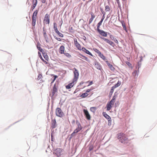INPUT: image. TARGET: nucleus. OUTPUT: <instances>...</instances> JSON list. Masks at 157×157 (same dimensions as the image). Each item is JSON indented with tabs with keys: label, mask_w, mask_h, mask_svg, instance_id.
Masks as SVG:
<instances>
[{
	"label": "nucleus",
	"mask_w": 157,
	"mask_h": 157,
	"mask_svg": "<svg viewBox=\"0 0 157 157\" xmlns=\"http://www.w3.org/2000/svg\"><path fill=\"white\" fill-rule=\"evenodd\" d=\"M43 54V56L46 60L48 61L49 59L48 56L46 53L44 52L42 53Z\"/></svg>",
	"instance_id": "393cba45"
},
{
	"label": "nucleus",
	"mask_w": 157,
	"mask_h": 157,
	"mask_svg": "<svg viewBox=\"0 0 157 157\" xmlns=\"http://www.w3.org/2000/svg\"><path fill=\"white\" fill-rule=\"evenodd\" d=\"M89 95V94L87 93H85L82 94L81 95H80V97L82 98H85L87 97Z\"/></svg>",
	"instance_id": "c756f323"
},
{
	"label": "nucleus",
	"mask_w": 157,
	"mask_h": 157,
	"mask_svg": "<svg viewBox=\"0 0 157 157\" xmlns=\"http://www.w3.org/2000/svg\"><path fill=\"white\" fill-rule=\"evenodd\" d=\"M37 47L38 50H39L40 52H41L42 53L44 52V50L40 47V44H38L37 45Z\"/></svg>",
	"instance_id": "bb28decb"
},
{
	"label": "nucleus",
	"mask_w": 157,
	"mask_h": 157,
	"mask_svg": "<svg viewBox=\"0 0 157 157\" xmlns=\"http://www.w3.org/2000/svg\"><path fill=\"white\" fill-rule=\"evenodd\" d=\"M38 12V10H35L33 13L32 16V18H37V15Z\"/></svg>",
	"instance_id": "aec40b11"
},
{
	"label": "nucleus",
	"mask_w": 157,
	"mask_h": 157,
	"mask_svg": "<svg viewBox=\"0 0 157 157\" xmlns=\"http://www.w3.org/2000/svg\"><path fill=\"white\" fill-rule=\"evenodd\" d=\"M126 32H127L128 30L126 29V30H125Z\"/></svg>",
	"instance_id": "bf43d9fd"
},
{
	"label": "nucleus",
	"mask_w": 157,
	"mask_h": 157,
	"mask_svg": "<svg viewBox=\"0 0 157 157\" xmlns=\"http://www.w3.org/2000/svg\"><path fill=\"white\" fill-rule=\"evenodd\" d=\"M84 82H81L80 83V85H82L83 84V83H84Z\"/></svg>",
	"instance_id": "6e6d98bb"
},
{
	"label": "nucleus",
	"mask_w": 157,
	"mask_h": 157,
	"mask_svg": "<svg viewBox=\"0 0 157 157\" xmlns=\"http://www.w3.org/2000/svg\"><path fill=\"white\" fill-rule=\"evenodd\" d=\"M56 122L55 119L52 120L51 127L52 128V129H54L56 127Z\"/></svg>",
	"instance_id": "f8f14e48"
},
{
	"label": "nucleus",
	"mask_w": 157,
	"mask_h": 157,
	"mask_svg": "<svg viewBox=\"0 0 157 157\" xmlns=\"http://www.w3.org/2000/svg\"><path fill=\"white\" fill-rule=\"evenodd\" d=\"M78 91V90L77 89L75 90V91L74 92V93L75 94V93L77 92Z\"/></svg>",
	"instance_id": "4d7b16f0"
},
{
	"label": "nucleus",
	"mask_w": 157,
	"mask_h": 157,
	"mask_svg": "<svg viewBox=\"0 0 157 157\" xmlns=\"http://www.w3.org/2000/svg\"><path fill=\"white\" fill-rule=\"evenodd\" d=\"M56 115L59 117H62L64 113L61 109L59 108H57L56 110Z\"/></svg>",
	"instance_id": "7ed1b4c3"
},
{
	"label": "nucleus",
	"mask_w": 157,
	"mask_h": 157,
	"mask_svg": "<svg viewBox=\"0 0 157 157\" xmlns=\"http://www.w3.org/2000/svg\"><path fill=\"white\" fill-rule=\"evenodd\" d=\"M116 97H117V95L114 94V96H113V97L112 98V100L114 101H115V100Z\"/></svg>",
	"instance_id": "c03bdc74"
},
{
	"label": "nucleus",
	"mask_w": 157,
	"mask_h": 157,
	"mask_svg": "<svg viewBox=\"0 0 157 157\" xmlns=\"http://www.w3.org/2000/svg\"><path fill=\"white\" fill-rule=\"evenodd\" d=\"M105 15H103L100 21L98 24L97 25H101L102 22L105 18Z\"/></svg>",
	"instance_id": "cd10ccee"
},
{
	"label": "nucleus",
	"mask_w": 157,
	"mask_h": 157,
	"mask_svg": "<svg viewBox=\"0 0 157 157\" xmlns=\"http://www.w3.org/2000/svg\"><path fill=\"white\" fill-rule=\"evenodd\" d=\"M55 32L59 35V36L62 37H63V35L62 33H60V32H59V31L58 30H57L56 29V31H55Z\"/></svg>",
	"instance_id": "7c9ffc66"
},
{
	"label": "nucleus",
	"mask_w": 157,
	"mask_h": 157,
	"mask_svg": "<svg viewBox=\"0 0 157 157\" xmlns=\"http://www.w3.org/2000/svg\"><path fill=\"white\" fill-rule=\"evenodd\" d=\"M56 25V23H54V30H55V31H56V29L57 30H58L57 27L55 26V25Z\"/></svg>",
	"instance_id": "a18cd8bd"
},
{
	"label": "nucleus",
	"mask_w": 157,
	"mask_h": 157,
	"mask_svg": "<svg viewBox=\"0 0 157 157\" xmlns=\"http://www.w3.org/2000/svg\"><path fill=\"white\" fill-rule=\"evenodd\" d=\"M117 138L120 142L124 144L128 143L129 141L127 136L123 133H120L117 134Z\"/></svg>",
	"instance_id": "f257e3e1"
},
{
	"label": "nucleus",
	"mask_w": 157,
	"mask_h": 157,
	"mask_svg": "<svg viewBox=\"0 0 157 157\" xmlns=\"http://www.w3.org/2000/svg\"><path fill=\"white\" fill-rule=\"evenodd\" d=\"M105 10L106 12H108L110 11V8L108 6H105Z\"/></svg>",
	"instance_id": "c9c22d12"
},
{
	"label": "nucleus",
	"mask_w": 157,
	"mask_h": 157,
	"mask_svg": "<svg viewBox=\"0 0 157 157\" xmlns=\"http://www.w3.org/2000/svg\"><path fill=\"white\" fill-rule=\"evenodd\" d=\"M80 57V58H82V59H83V58H84V57Z\"/></svg>",
	"instance_id": "680f3d73"
},
{
	"label": "nucleus",
	"mask_w": 157,
	"mask_h": 157,
	"mask_svg": "<svg viewBox=\"0 0 157 157\" xmlns=\"http://www.w3.org/2000/svg\"><path fill=\"white\" fill-rule=\"evenodd\" d=\"M103 40H104L105 41L106 43L109 44L110 45L112 46H113L114 44V43L112 41L108 39H106L104 37L101 38Z\"/></svg>",
	"instance_id": "2eb2a0df"
},
{
	"label": "nucleus",
	"mask_w": 157,
	"mask_h": 157,
	"mask_svg": "<svg viewBox=\"0 0 157 157\" xmlns=\"http://www.w3.org/2000/svg\"><path fill=\"white\" fill-rule=\"evenodd\" d=\"M64 55L68 57H71V55L68 53H65L64 54Z\"/></svg>",
	"instance_id": "58836bf2"
},
{
	"label": "nucleus",
	"mask_w": 157,
	"mask_h": 157,
	"mask_svg": "<svg viewBox=\"0 0 157 157\" xmlns=\"http://www.w3.org/2000/svg\"><path fill=\"white\" fill-rule=\"evenodd\" d=\"M101 13L103 14V15H105V13L104 12L103 10L102 9H101Z\"/></svg>",
	"instance_id": "09e8293b"
},
{
	"label": "nucleus",
	"mask_w": 157,
	"mask_h": 157,
	"mask_svg": "<svg viewBox=\"0 0 157 157\" xmlns=\"http://www.w3.org/2000/svg\"><path fill=\"white\" fill-rule=\"evenodd\" d=\"M113 105L110 104L109 102H108L106 105V107L107 108V110L108 111H109L110 110L112 107V105Z\"/></svg>",
	"instance_id": "b1692460"
},
{
	"label": "nucleus",
	"mask_w": 157,
	"mask_h": 157,
	"mask_svg": "<svg viewBox=\"0 0 157 157\" xmlns=\"http://www.w3.org/2000/svg\"><path fill=\"white\" fill-rule=\"evenodd\" d=\"M56 39L58 41H61V39L60 38L56 37Z\"/></svg>",
	"instance_id": "864d4df0"
},
{
	"label": "nucleus",
	"mask_w": 157,
	"mask_h": 157,
	"mask_svg": "<svg viewBox=\"0 0 157 157\" xmlns=\"http://www.w3.org/2000/svg\"><path fill=\"white\" fill-rule=\"evenodd\" d=\"M74 43L75 46L76 48L79 50H81V47L80 44L78 43L77 41V40L76 38H74Z\"/></svg>",
	"instance_id": "0eeeda50"
},
{
	"label": "nucleus",
	"mask_w": 157,
	"mask_h": 157,
	"mask_svg": "<svg viewBox=\"0 0 157 157\" xmlns=\"http://www.w3.org/2000/svg\"><path fill=\"white\" fill-rule=\"evenodd\" d=\"M126 63L128 66H130L131 65V64H130V63L128 61L126 62Z\"/></svg>",
	"instance_id": "603ef678"
},
{
	"label": "nucleus",
	"mask_w": 157,
	"mask_h": 157,
	"mask_svg": "<svg viewBox=\"0 0 157 157\" xmlns=\"http://www.w3.org/2000/svg\"><path fill=\"white\" fill-rule=\"evenodd\" d=\"M82 129V127L79 123L78 124V127L75 130L74 132L71 134V136H73L75 133H77Z\"/></svg>",
	"instance_id": "20e7f679"
},
{
	"label": "nucleus",
	"mask_w": 157,
	"mask_h": 157,
	"mask_svg": "<svg viewBox=\"0 0 157 157\" xmlns=\"http://www.w3.org/2000/svg\"><path fill=\"white\" fill-rule=\"evenodd\" d=\"M43 34L44 39L47 43H49L51 40V36L49 34L47 33V31L45 29L44 27L43 28Z\"/></svg>",
	"instance_id": "f03ea898"
},
{
	"label": "nucleus",
	"mask_w": 157,
	"mask_h": 157,
	"mask_svg": "<svg viewBox=\"0 0 157 157\" xmlns=\"http://www.w3.org/2000/svg\"><path fill=\"white\" fill-rule=\"evenodd\" d=\"M106 62L107 63V65L110 69L112 71H114L115 68L110 63H108V61H107Z\"/></svg>",
	"instance_id": "412c9836"
},
{
	"label": "nucleus",
	"mask_w": 157,
	"mask_h": 157,
	"mask_svg": "<svg viewBox=\"0 0 157 157\" xmlns=\"http://www.w3.org/2000/svg\"><path fill=\"white\" fill-rule=\"evenodd\" d=\"M111 39L113 40H114V37L113 36H112V38H111Z\"/></svg>",
	"instance_id": "13d9d810"
},
{
	"label": "nucleus",
	"mask_w": 157,
	"mask_h": 157,
	"mask_svg": "<svg viewBox=\"0 0 157 157\" xmlns=\"http://www.w3.org/2000/svg\"><path fill=\"white\" fill-rule=\"evenodd\" d=\"M41 2L43 3H44L46 2V0H41Z\"/></svg>",
	"instance_id": "5fc2aeb1"
},
{
	"label": "nucleus",
	"mask_w": 157,
	"mask_h": 157,
	"mask_svg": "<svg viewBox=\"0 0 157 157\" xmlns=\"http://www.w3.org/2000/svg\"><path fill=\"white\" fill-rule=\"evenodd\" d=\"M81 56L82 57H84V58H83V59H85L87 61H88V62L89 61V60L88 59V58L87 57H86L84 56H83L82 55H81Z\"/></svg>",
	"instance_id": "e433bc0d"
},
{
	"label": "nucleus",
	"mask_w": 157,
	"mask_h": 157,
	"mask_svg": "<svg viewBox=\"0 0 157 157\" xmlns=\"http://www.w3.org/2000/svg\"><path fill=\"white\" fill-rule=\"evenodd\" d=\"M49 15L47 13L45 15L44 20L46 21V24H49Z\"/></svg>",
	"instance_id": "4468645a"
},
{
	"label": "nucleus",
	"mask_w": 157,
	"mask_h": 157,
	"mask_svg": "<svg viewBox=\"0 0 157 157\" xmlns=\"http://www.w3.org/2000/svg\"><path fill=\"white\" fill-rule=\"evenodd\" d=\"M90 110L93 113H94L96 109V107H91L90 108Z\"/></svg>",
	"instance_id": "473e14b6"
},
{
	"label": "nucleus",
	"mask_w": 157,
	"mask_h": 157,
	"mask_svg": "<svg viewBox=\"0 0 157 157\" xmlns=\"http://www.w3.org/2000/svg\"><path fill=\"white\" fill-rule=\"evenodd\" d=\"M121 82L118 81L117 83L115 85L113 86V88H114L115 89L116 87L119 86L121 85Z\"/></svg>",
	"instance_id": "c85d7f7f"
},
{
	"label": "nucleus",
	"mask_w": 157,
	"mask_h": 157,
	"mask_svg": "<svg viewBox=\"0 0 157 157\" xmlns=\"http://www.w3.org/2000/svg\"><path fill=\"white\" fill-rule=\"evenodd\" d=\"M42 78V76L41 74H39L38 75L37 77L38 80H39Z\"/></svg>",
	"instance_id": "ea45409f"
},
{
	"label": "nucleus",
	"mask_w": 157,
	"mask_h": 157,
	"mask_svg": "<svg viewBox=\"0 0 157 157\" xmlns=\"http://www.w3.org/2000/svg\"><path fill=\"white\" fill-rule=\"evenodd\" d=\"M116 1L117 2L118 4V5L119 6H120V2H119V0H116Z\"/></svg>",
	"instance_id": "3c124183"
},
{
	"label": "nucleus",
	"mask_w": 157,
	"mask_h": 157,
	"mask_svg": "<svg viewBox=\"0 0 157 157\" xmlns=\"http://www.w3.org/2000/svg\"><path fill=\"white\" fill-rule=\"evenodd\" d=\"M114 41L115 43H117V44H118V40H117V39H115H115L114 40Z\"/></svg>",
	"instance_id": "8fccbe9b"
},
{
	"label": "nucleus",
	"mask_w": 157,
	"mask_h": 157,
	"mask_svg": "<svg viewBox=\"0 0 157 157\" xmlns=\"http://www.w3.org/2000/svg\"><path fill=\"white\" fill-rule=\"evenodd\" d=\"M62 151L61 149L57 148L55 150L53 153L55 154L57 157H59L61 155Z\"/></svg>",
	"instance_id": "6e6552de"
},
{
	"label": "nucleus",
	"mask_w": 157,
	"mask_h": 157,
	"mask_svg": "<svg viewBox=\"0 0 157 157\" xmlns=\"http://www.w3.org/2000/svg\"><path fill=\"white\" fill-rule=\"evenodd\" d=\"M38 54L39 55V56H40V58L43 61L45 64H47L48 63H47V62L44 60V59L42 57L41 54H40V53L39 52H38Z\"/></svg>",
	"instance_id": "2f4dec72"
},
{
	"label": "nucleus",
	"mask_w": 157,
	"mask_h": 157,
	"mask_svg": "<svg viewBox=\"0 0 157 157\" xmlns=\"http://www.w3.org/2000/svg\"><path fill=\"white\" fill-rule=\"evenodd\" d=\"M91 16V17L89 21V24H91V23H92V22L93 21L95 17V15L94 14V13H90Z\"/></svg>",
	"instance_id": "f3484780"
},
{
	"label": "nucleus",
	"mask_w": 157,
	"mask_h": 157,
	"mask_svg": "<svg viewBox=\"0 0 157 157\" xmlns=\"http://www.w3.org/2000/svg\"><path fill=\"white\" fill-rule=\"evenodd\" d=\"M36 18H32V25L34 27L36 25Z\"/></svg>",
	"instance_id": "4be33fe9"
},
{
	"label": "nucleus",
	"mask_w": 157,
	"mask_h": 157,
	"mask_svg": "<svg viewBox=\"0 0 157 157\" xmlns=\"http://www.w3.org/2000/svg\"><path fill=\"white\" fill-rule=\"evenodd\" d=\"M94 51L98 54V55L101 53V52L97 49H94Z\"/></svg>",
	"instance_id": "4c0bfd02"
},
{
	"label": "nucleus",
	"mask_w": 157,
	"mask_h": 157,
	"mask_svg": "<svg viewBox=\"0 0 157 157\" xmlns=\"http://www.w3.org/2000/svg\"><path fill=\"white\" fill-rule=\"evenodd\" d=\"M122 1H124V0H122Z\"/></svg>",
	"instance_id": "e2e57ef3"
},
{
	"label": "nucleus",
	"mask_w": 157,
	"mask_h": 157,
	"mask_svg": "<svg viewBox=\"0 0 157 157\" xmlns=\"http://www.w3.org/2000/svg\"><path fill=\"white\" fill-rule=\"evenodd\" d=\"M99 56L103 60H105L106 59V58L105 57V56H104L103 55L101 54V53L100 55H99Z\"/></svg>",
	"instance_id": "f704fd0d"
},
{
	"label": "nucleus",
	"mask_w": 157,
	"mask_h": 157,
	"mask_svg": "<svg viewBox=\"0 0 157 157\" xmlns=\"http://www.w3.org/2000/svg\"><path fill=\"white\" fill-rule=\"evenodd\" d=\"M92 90V89H88L86 90V93H89L90 91H91Z\"/></svg>",
	"instance_id": "de8ad7c7"
},
{
	"label": "nucleus",
	"mask_w": 157,
	"mask_h": 157,
	"mask_svg": "<svg viewBox=\"0 0 157 157\" xmlns=\"http://www.w3.org/2000/svg\"><path fill=\"white\" fill-rule=\"evenodd\" d=\"M76 82L77 81H74V80H73V81L72 82L69 84L67 85L66 86V88L67 89L71 88L73 86Z\"/></svg>",
	"instance_id": "1a4fd4ad"
},
{
	"label": "nucleus",
	"mask_w": 157,
	"mask_h": 157,
	"mask_svg": "<svg viewBox=\"0 0 157 157\" xmlns=\"http://www.w3.org/2000/svg\"><path fill=\"white\" fill-rule=\"evenodd\" d=\"M80 59V60H82V62H84V61H83V60H82L81 59Z\"/></svg>",
	"instance_id": "052dcab7"
},
{
	"label": "nucleus",
	"mask_w": 157,
	"mask_h": 157,
	"mask_svg": "<svg viewBox=\"0 0 157 157\" xmlns=\"http://www.w3.org/2000/svg\"><path fill=\"white\" fill-rule=\"evenodd\" d=\"M32 3V6L31 7V9L32 10H33L36 6L37 3V0H31Z\"/></svg>",
	"instance_id": "ddd939ff"
},
{
	"label": "nucleus",
	"mask_w": 157,
	"mask_h": 157,
	"mask_svg": "<svg viewBox=\"0 0 157 157\" xmlns=\"http://www.w3.org/2000/svg\"><path fill=\"white\" fill-rule=\"evenodd\" d=\"M122 25L123 27V28L124 30H126V29L125 25L124 24H123L122 23Z\"/></svg>",
	"instance_id": "49530a36"
},
{
	"label": "nucleus",
	"mask_w": 157,
	"mask_h": 157,
	"mask_svg": "<svg viewBox=\"0 0 157 157\" xmlns=\"http://www.w3.org/2000/svg\"><path fill=\"white\" fill-rule=\"evenodd\" d=\"M81 50H82L83 52L86 53L91 55V56H93L92 54L88 50L86 49L84 47H82V48H81Z\"/></svg>",
	"instance_id": "a211bd4d"
},
{
	"label": "nucleus",
	"mask_w": 157,
	"mask_h": 157,
	"mask_svg": "<svg viewBox=\"0 0 157 157\" xmlns=\"http://www.w3.org/2000/svg\"><path fill=\"white\" fill-rule=\"evenodd\" d=\"M64 47L63 45H62L59 48V52L61 54H64Z\"/></svg>",
	"instance_id": "dca6fc26"
},
{
	"label": "nucleus",
	"mask_w": 157,
	"mask_h": 157,
	"mask_svg": "<svg viewBox=\"0 0 157 157\" xmlns=\"http://www.w3.org/2000/svg\"><path fill=\"white\" fill-rule=\"evenodd\" d=\"M101 25H97V30L98 32L101 34V35L104 36H107V33L104 31L103 30H101L99 28Z\"/></svg>",
	"instance_id": "423d86ee"
},
{
	"label": "nucleus",
	"mask_w": 157,
	"mask_h": 157,
	"mask_svg": "<svg viewBox=\"0 0 157 157\" xmlns=\"http://www.w3.org/2000/svg\"><path fill=\"white\" fill-rule=\"evenodd\" d=\"M57 92V89L56 87V84H55L53 86L52 92L50 94V95H51L52 97H53L55 93H56Z\"/></svg>",
	"instance_id": "9b49d317"
},
{
	"label": "nucleus",
	"mask_w": 157,
	"mask_h": 157,
	"mask_svg": "<svg viewBox=\"0 0 157 157\" xmlns=\"http://www.w3.org/2000/svg\"><path fill=\"white\" fill-rule=\"evenodd\" d=\"M51 76H53V77H54V78H53V79H52V78L51 79V80H52V82H51V84L52 85V84L56 80V79L58 78V76L57 75H51Z\"/></svg>",
	"instance_id": "5701e85b"
},
{
	"label": "nucleus",
	"mask_w": 157,
	"mask_h": 157,
	"mask_svg": "<svg viewBox=\"0 0 157 157\" xmlns=\"http://www.w3.org/2000/svg\"><path fill=\"white\" fill-rule=\"evenodd\" d=\"M83 112L86 117V118L88 120H90L91 118L87 110L86 109H84Z\"/></svg>",
	"instance_id": "9d476101"
},
{
	"label": "nucleus",
	"mask_w": 157,
	"mask_h": 157,
	"mask_svg": "<svg viewBox=\"0 0 157 157\" xmlns=\"http://www.w3.org/2000/svg\"><path fill=\"white\" fill-rule=\"evenodd\" d=\"M137 73V71H135L133 72L132 73V75L133 76L135 77Z\"/></svg>",
	"instance_id": "a19ab883"
},
{
	"label": "nucleus",
	"mask_w": 157,
	"mask_h": 157,
	"mask_svg": "<svg viewBox=\"0 0 157 157\" xmlns=\"http://www.w3.org/2000/svg\"><path fill=\"white\" fill-rule=\"evenodd\" d=\"M114 102H115V101H113L112 100H111L109 102V103L112 105H113Z\"/></svg>",
	"instance_id": "37998d69"
},
{
	"label": "nucleus",
	"mask_w": 157,
	"mask_h": 157,
	"mask_svg": "<svg viewBox=\"0 0 157 157\" xmlns=\"http://www.w3.org/2000/svg\"><path fill=\"white\" fill-rule=\"evenodd\" d=\"M102 114L103 116L108 120V121H109L111 120V117L106 113V112H103Z\"/></svg>",
	"instance_id": "6ab92c4d"
},
{
	"label": "nucleus",
	"mask_w": 157,
	"mask_h": 157,
	"mask_svg": "<svg viewBox=\"0 0 157 157\" xmlns=\"http://www.w3.org/2000/svg\"><path fill=\"white\" fill-rule=\"evenodd\" d=\"M86 82V83L89 82V84L88 85V86H89L91 85L93 83V82L92 81H90V82L87 81V82Z\"/></svg>",
	"instance_id": "79ce46f5"
},
{
	"label": "nucleus",
	"mask_w": 157,
	"mask_h": 157,
	"mask_svg": "<svg viewBox=\"0 0 157 157\" xmlns=\"http://www.w3.org/2000/svg\"><path fill=\"white\" fill-rule=\"evenodd\" d=\"M73 70H74V76L73 80H74V81H77L79 76L78 72L77 70L75 68H74Z\"/></svg>",
	"instance_id": "39448f33"
},
{
	"label": "nucleus",
	"mask_w": 157,
	"mask_h": 157,
	"mask_svg": "<svg viewBox=\"0 0 157 157\" xmlns=\"http://www.w3.org/2000/svg\"><path fill=\"white\" fill-rule=\"evenodd\" d=\"M114 89H115V88H113V87L112 86L111 89V90H110V93L109 94V96H111L112 94L113 93V92Z\"/></svg>",
	"instance_id": "72a5a7b5"
},
{
	"label": "nucleus",
	"mask_w": 157,
	"mask_h": 157,
	"mask_svg": "<svg viewBox=\"0 0 157 157\" xmlns=\"http://www.w3.org/2000/svg\"><path fill=\"white\" fill-rule=\"evenodd\" d=\"M95 67L98 69L101 70V67L99 63L98 62H96L95 64Z\"/></svg>",
	"instance_id": "a878e982"
}]
</instances>
